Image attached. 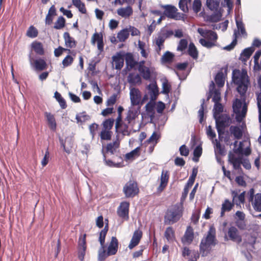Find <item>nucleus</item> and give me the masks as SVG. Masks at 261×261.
Wrapping results in <instances>:
<instances>
[{
    "instance_id": "5fc2aeb1",
    "label": "nucleus",
    "mask_w": 261,
    "mask_h": 261,
    "mask_svg": "<svg viewBox=\"0 0 261 261\" xmlns=\"http://www.w3.org/2000/svg\"><path fill=\"white\" fill-rule=\"evenodd\" d=\"M114 120L112 119H109L103 122V129L111 130L114 124Z\"/></svg>"
},
{
    "instance_id": "a18cd8bd",
    "label": "nucleus",
    "mask_w": 261,
    "mask_h": 261,
    "mask_svg": "<svg viewBox=\"0 0 261 261\" xmlns=\"http://www.w3.org/2000/svg\"><path fill=\"white\" fill-rule=\"evenodd\" d=\"M156 99L150 98V101L146 105V111L148 113H153L152 114H155L154 112L155 106V100Z\"/></svg>"
},
{
    "instance_id": "4be33fe9",
    "label": "nucleus",
    "mask_w": 261,
    "mask_h": 261,
    "mask_svg": "<svg viewBox=\"0 0 261 261\" xmlns=\"http://www.w3.org/2000/svg\"><path fill=\"white\" fill-rule=\"evenodd\" d=\"M142 236V232L140 230H136L134 232L130 242L128 245L129 249H133L139 243Z\"/></svg>"
},
{
    "instance_id": "423d86ee",
    "label": "nucleus",
    "mask_w": 261,
    "mask_h": 261,
    "mask_svg": "<svg viewBox=\"0 0 261 261\" xmlns=\"http://www.w3.org/2000/svg\"><path fill=\"white\" fill-rule=\"evenodd\" d=\"M246 97L243 100L236 98L232 104L233 112L234 114H246L248 110L247 103L246 102Z\"/></svg>"
},
{
    "instance_id": "4468645a",
    "label": "nucleus",
    "mask_w": 261,
    "mask_h": 261,
    "mask_svg": "<svg viewBox=\"0 0 261 261\" xmlns=\"http://www.w3.org/2000/svg\"><path fill=\"white\" fill-rule=\"evenodd\" d=\"M129 94L132 106L138 105L141 98L140 90L137 88H132L130 90Z\"/></svg>"
},
{
    "instance_id": "a211bd4d",
    "label": "nucleus",
    "mask_w": 261,
    "mask_h": 261,
    "mask_svg": "<svg viewBox=\"0 0 261 261\" xmlns=\"http://www.w3.org/2000/svg\"><path fill=\"white\" fill-rule=\"evenodd\" d=\"M242 160V158L237 157L233 153H230L228 154V161L232 165L233 169L236 170H239L241 169V165Z\"/></svg>"
},
{
    "instance_id": "f3484780",
    "label": "nucleus",
    "mask_w": 261,
    "mask_h": 261,
    "mask_svg": "<svg viewBox=\"0 0 261 261\" xmlns=\"http://www.w3.org/2000/svg\"><path fill=\"white\" fill-rule=\"evenodd\" d=\"M227 234L229 239L238 243L242 242V237L239 234L238 230L234 226H231L228 228Z\"/></svg>"
},
{
    "instance_id": "20e7f679",
    "label": "nucleus",
    "mask_w": 261,
    "mask_h": 261,
    "mask_svg": "<svg viewBox=\"0 0 261 261\" xmlns=\"http://www.w3.org/2000/svg\"><path fill=\"white\" fill-rule=\"evenodd\" d=\"M247 198L255 211L261 212V193L254 195V190L251 188L247 193Z\"/></svg>"
},
{
    "instance_id": "9b49d317",
    "label": "nucleus",
    "mask_w": 261,
    "mask_h": 261,
    "mask_svg": "<svg viewBox=\"0 0 261 261\" xmlns=\"http://www.w3.org/2000/svg\"><path fill=\"white\" fill-rule=\"evenodd\" d=\"M123 191L126 197H133L138 193L139 189L136 182L129 181L124 186Z\"/></svg>"
},
{
    "instance_id": "b1692460",
    "label": "nucleus",
    "mask_w": 261,
    "mask_h": 261,
    "mask_svg": "<svg viewBox=\"0 0 261 261\" xmlns=\"http://www.w3.org/2000/svg\"><path fill=\"white\" fill-rule=\"evenodd\" d=\"M194 238L193 230L191 226H188L182 239L184 243L190 244L192 243Z\"/></svg>"
},
{
    "instance_id": "c9c22d12",
    "label": "nucleus",
    "mask_w": 261,
    "mask_h": 261,
    "mask_svg": "<svg viewBox=\"0 0 261 261\" xmlns=\"http://www.w3.org/2000/svg\"><path fill=\"white\" fill-rule=\"evenodd\" d=\"M188 53L194 59H197L198 56V51L193 42H190L189 45Z\"/></svg>"
},
{
    "instance_id": "c756f323",
    "label": "nucleus",
    "mask_w": 261,
    "mask_h": 261,
    "mask_svg": "<svg viewBox=\"0 0 261 261\" xmlns=\"http://www.w3.org/2000/svg\"><path fill=\"white\" fill-rule=\"evenodd\" d=\"M65 45L69 48H72L76 46V41L74 38L70 37L69 33L65 32L63 34Z\"/></svg>"
},
{
    "instance_id": "69168bd1",
    "label": "nucleus",
    "mask_w": 261,
    "mask_h": 261,
    "mask_svg": "<svg viewBox=\"0 0 261 261\" xmlns=\"http://www.w3.org/2000/svg\"><path fill=\"white\" fill-rule=\"evenodd\" d=\"M165 40V39L161 35H160L156 40V44L158 45V51H159L161 49V47L163 46V43Z\"/></svg>"
},
{
    "instance_id": "72a5a7b5",
    "label": "nucleus",
    "mask_w": 261,
    "mask_h": 261,
    "mask_svg": "<svg viewBox=\"0 0 261 261\" xmlns=\"http://www.w3.org/2000/svg\"><path fill=\"white\" fill-rule=\"evenodd\" d=\"M220 0H206V5L211 11H217L219 10Z\"/></svg>"
},
{
    "instance_id": "58836bf2",
    "label": "nucleus",
    "mask_w": 261,
    "mask_h": 261,
    "mask_svg": "<svg viewBox=\"0 0 261 261\" xmlns=\"http://www.w3.org/2000/svg\"><path fill=\"white\" fill-rule=\"evenodd\" d=\"M213 142L215 144L214 148H215V152L216 155L217 154H219L220 155H224L225 154V149L224 147H223L220 142L218 141L217 139H215V141H213Z\"/></svg>"
},
{
    "instance_id": "37998d69",
    "label": "nucleus",
    "mask_w": 261,
    "mask_h": 261,
    "mask_svg": "<svg viewBox=\"0 0 261 261\" xmlns=\"http://www.w3.org/2000/svg\"><path fill=\"white\" fill-rule=\"evenodd\" d=\"M233 36L234 37V39H233L231 43L224 47L223 49L227 51H230L234 48V46L236 45L237 43L238 32L236 31V30L234 31Z\"/></svg>"
},
{
    "instance_id": "aec40b11",
    "label": "nucleus",
    "mask_w": 261,
    "mask_h": 261,
    "mask_svg": "<svg viewBox=\"0 0 261 261\" xmlns=\"http://www.w3.org/2000/svg\"><path fill=\"white\" fill-rule=\"evenodd\" d=\"M150 119V122L153 123L155 125H158L159 127L163 126L165 123L167 118L166 115H148Z\"/></svg>"
},
{
    "instance_id": "6ab92c4d",
    "label": "nucleus",
    "mask_w": 261,
    "mask_h": 261,
    "mask_svg": "<svg viewBox=\"0 0 261 261\" xmlns=\"http://www.w3.org/2000/svg\"><path fill=\"white\" fill-rule=\"evenodd\" d=\"M165 9L164 14L167 17L174 19L175 20L180 19V18H177L176 15V11H177V8L172 5H166L164 6Z\"/></svg>"
},
{
    "instance_id": "79ce46f5",
    "label": "nucleus",
    "mask_w": 261,
    "mask_h": 261,
    "mask_svg": "<svg viewBox=\"0 0 261 261\" xmlns=\"http://www.w3.org/2000/svg\"><path fill=\"white\" fill-rule=\"evenodd\" d=\"M230 130L236 139H239L242 137L243 131L239 127L231 126L230 128Z\"/></svg>"
},
{
    "instance_id": "4d7b16f0",
    "label": "nucleus",
    "mask_w": 261,
    "mask_h": 261,
    "mask_svg": "<svg viewBox=\"0 0 261 261\" xmlns=\"http://www.w3.org/2000/svg\"><path fill=\"white\" fill-rule=\"evenodd\" d=\"M213 111V114H220V113L223 111V107L220 102L215 103Z\"/></svg>"
},
{
    "instance_id": "dca6fc26",
    "label": "nucleus",
    "mask_w": 261,
    "mask_h": 261,
    "mask_svg": "<svg viewBox=\"0 0 261 261\" xmlns=\"http://www.w3.org/2000/svg\"><path fill=\"white\" fill-rule=\"evenodd\" d=\"M169 178V172L167 170H163L161 175V182L157 189L158 192L161 193L167 186Z\"/></svg>"
},
{
    "instance_id": "0eeeda50",
    "label": "nucleus",
    "mask_w": 261,
    "mask_h": 261,
    "mask_svg": "<svg viewBox=\"0 0 261 261\" xmlns=\"http://www.w3.org/2000/svg\"><path fill=\"white\" fill-rule=\"evenodd\" d=\"M110 156L107 155L106 153H103V160L106 166L114 168H120L123 166V161L120 155L113 156L112 159L109 158Z\"/></svg>"
},
{
    "instance_id": "6e6d98bb",
    "label": "nucleus",
    "mask_w": 261,
    "mask_h": 261,
    "mask_svg": "<svg viewBox=\"0 0 261 261\" xmlns=\"http://www.w3.org/2000/svg\"><path fill=\"white\" fill-rule=\"evenodd\" d=\"M199 43L201 44V45L206 47L207 48H211L215 46L214 43L210 41L206 40L203 38H201L199 40Z\"/></svg>"
},
{
    "instance_id": "338daca9",
    "label": "nucleus",
    "mask_w": 261,
    "mask_h": 261,
    "mask_svg": "<svg viewBox=\"0 0 261 261\" xmlns=\"http://www.w3.org/2000/svg\"><path fill=\"white\" fill-rule=\"evenodd\" d=\"M199 255L198 252L193 250L187 257L190 261H196L199 258Z\"/></svg>"
},
{
    "instance_id": "de8ad7c7",
    "label": "nucleus",
    "mask_w": 261,
    "mask_h": 261,
    "mask_svg": "<svg viewBox=\"0 0 261 261\" xmlns=\"http://www.w3.org/2000/svg\"><path fill=\"white\" fill-rule=\"evenodd\" d=\"M38 31L33 25H31L28 29L26 35L31 38H34L38 36Z\"/></svg>"
},
{
    "instance_id": "473e14b6",
    "label": "nucleus",
    "mask_w": 261,
    "mask_h": 261,
    "mask_svg": "<svg viewBox=\"0 0 261 261\" xmlns=\"http://www.w3.org/2000/svg\"><path fill=\"white\" fill-rule=\"evenodd\" d=\"M254 51V48L253 46L245 48L241 54L240 60L242 61H246L250 57Z\"/></svg>"
},
{
    "instance_id": "0e129e2a",
    "label": "nucleus",
    "mask_w": 261,
    "mask_h": 261,
    "mask_svg": "<svg viewBox=\"0 0 261 261\" xmlns=\"http://www.w3.org/2000/svg\"><path fill=\"white\" fill-rule=\"evenodd\" d=\"M188 45V41L185 39H182L179 41L177 49L179 51L184 50Z\"/></svg>"
},
{
    "instance_id": "393cba45",
    "label": "nucleus",
    "mask_w": 261,
    "mask_h": 261,
    "mask_svg": "<svg viewBox=\"0 0 261 261\" xmlns=\"http://www.w3.org/2000/svg\"><path fill=\"white\" fill-rule=\"evenodd\" d=\"M222 14L220 11H214L211 15H207L205 20L210 22H217L221 20Z\"/></svg>"
},
{
    "instance_id": "f257e3e1",
    "label": "nucleus",
    "mask_w": 261,
    "mask_h": 261,
    "mask_svg": "<svg viewBox=\"0 0 261 261\" xmlns=\"http://www.w3.org/2000/svg\"><path fill=\"white\" fill-rule=\"evenodd\" d=\"M232 81L235 85L238 86L237 91L241 95V98L244 100L246 98V93L250 84L247 71L245 69H242L241 72L239 69H234L232 73Z\"/></svg>"
},
{
    "instance_id": "5701e85b",
    "label": "nucleus",
    "mask_w": 261,
    "mask_h": 261,
    "mask_svg": "<svg viewBox=\"0 0 261 261\" xmlns=\"http://www.w3.org/2000/svg\"><path fill=\"white\" fill-rule=\"evenodd\" d=\"M118 247V240L116 237H113L108 248V255H112L115 254L117 251Z\"/></svg>"
},
{
    "instance_id": "7ed1b4c3",
    "label": "nucleus",
    "mask_w": 261,
    "mask_h": 261,
    "mask_svg": "<svg viewBox=\"0 0 261 261\" xmlns=\"http://www.w3.org/2000/svg\"><path fill=\"white\" fill-rule=\"evenodd\" d=\"M183 206L181 203L176 204L167 211L164 221L167 224H172L177 222L182 216Z\"/></svg>"
},
{
    "instance_id": "09e8293b",
    "label": "nucleus",
    "mask_w": 261,
    "mask_h": 261,
    "mask_svg": "<svg viewBox=\"0 0 261 261\" xmlns=\"http://www.w3.org/2000/svg\"><path fill=\"white\" fill-rule=\"evenodd\" d=\"M174 57V54L169 51H167L162 56V60L164 63H169L172 62Z\"/></svg>"
},
{
    "instance_id": "774afa93",
    "label": "nucleus",
    "mask_w": 261,
    "mask_h": 261,
    "mask_svg": "<svg viewBox=\"0 0 261 261\" xmlns=\"http://www.w3.org/2000/svg\"><path fill=\"white\" fill-rule=\"evenodd\" d=\"M73 60V58L68 55L63 59L62 64L64 67H67L72 63Z\"/></svg>"
},
{
    "instance_id": "13d9d810",
    "label": "nucleus",
    "mask_w": 261,
    "mask_h": 261,
    "mask_svg": "<svg viewBox=\"0 0 261 261\" xmlns=\"http://www.w3.org/2000/svg\"><path fill=\"white\" fill-rule=\"evenodd\" d=\"M194 158L193 161L195 162H197L198 161V158L201 156L202 154V148L200 146H197L195 149L194 150Z\"/></svg>"
},
{
    "instance_id": "864d4df0",
    "label": "nucleus",
    "mask_w": 261,
    "mask_h": 261,
    "mask_svg": "<svg viewBox=\"0 0 261 261\" xmlns=\"http://www.w3.org/2000/svg\"><path fill=\"white\" fill-rule=\"evenodd\" d=\"M112 132L110 130L102 129L100 133V138L102 140H110L111 138Z\"/></svg>"
},
{
    "instance_id": "e433bc0d",
    "label": "nucleus",
    "mask_w": 261,
    "mask_h": 261,
    "mask_svg": "<svg viewBox=\"0 0 261 261\" xmlns=\"http://www.w3.org/2000/svg\"><path fill=\"white\" fill-rule=\"evenodd\" d=\"M215 81L219 87L224 86L225 83V77L222 71H219L215 76Z\"/></svg>"
},
{
    "instance_id": "cd10ccee",
    "label": "nucleus",
    "mask_w": 261,
    "mask_h": 261,
    "mask_svg": "<svg viewBox=\"0 0 261 261\" xmlns=\"http://www.w3.org/2000/svg\"><path fill=\"white\" fill-rule=\"evenodd\" d=\"M138 70L141 74L143 78L146 80H149L151 76L150 69L144 65H139Z\"/></svg>"
},
{
    "instance_id": "e2e57ef3",
    "label": "nucleus",
    "mask_w": 261,
    "mask_h": 261,
    "mask_svg": "<svg viewBox=\"0 0 261 261\" xmlns=\"http://www.w3.org/2000/svg\"><path fill=\"white\" fill-rule=\"evenodd\" d=\"M187 4V0H179L178 3L179 8L185 13L188 12L189 10Z\"/></svg>"
},
{
    "instance_id": "c85d7f7f",
    "label": "nucleus",
    "mask_w": 261,
    "mask_h": 261,
    "mask_svg": "<svg viewBox=\"0 0 261 261\" xmlns=\"http://www.w3.org/2000/svg\"><path fill=\"white\" fill-rule=\"evenodd\" d=\"M124 58L125 60L126 68H128L129 67L128 70L132 69L137 64V62L134 60L132 54L130 53H125Z\"/></svg>"
},
{
    "instance_id": "3c124183",
    "label": "nucleus",
    "mask_w": 261,
    "mask_h": 261,
    "mask_svg": "<svg viewBox=\"0 0 261 261\" xmlns=\"http://www.w3.org/2000/svg\"><path fill=\"white\" fill-rule=\"evenodd\" d=\"M108 256V251L105 250V246H101L98 251V259L99 261H103Z\"/></svg>"
},
{
    "instance_id": "bb28decb",
    "label": "nucleus",
    "mask_w": 261,
    "mask_h": 261,
    "mask_svg": "<svg viewBox=\"0 0 261 261\" xmlns=\"http://www.w3.org/2000/svg\"><path fill=\"white\" fill-rule=\"evenodd\" d=\"M127 81L131 86H135L137 84H141L142 80L139 74L130 73L127 76Z\"/></svg>"
},
{
    "instance_id": "ddd939ff",
    "label": "nucleus",
    "mask_w": 261,
    "mask_h": 261,
    "mask_svg": "<svg viewBox=\"0 0 261 261\" xmlns=\"http://www.w3.org/2000/svg\"><path fill=\"white\" fill-rule=\"evenodd\" d=\"M129 202L126 201L122 202L117 211L118 215L124 220H127L129 218Z\"/></svg>"
},
{
    "instance_id": "bf43d9fd",
    "label": "nucleus",
    "mask_w": 261,
    "mask_h": 261,
    "mask_svg": "<svg viewBox=\"0 0 261 261\" xmlns=\"http://www.w3.org/2000/svg\"><path fill=\"white\" fill-rule=\"evenodd\" d=\"M170 89L171 85L168 83V81L166 80V81L163 82L162 84V91L161 93L168 95Z\"/></svg>"
},
{
    "instance_id": "a19ab883",
    "label": "nucleus",
    "mask_w": 261,
    "mask_h": 261,
    "mask_svg": "<svg viewBox=\"0 0 261 261\" xmlns=\"http://www.w3.org/2000/svg\"><path fill=\"white\" fill-rule=\"evenodd\" d=\"M48 125L50 129L53 131L56 130L57 123L54 115H46Z\"/></svg>"
},
{
    "instance_id": "603ef678",
    "label": "nucleus",
    "mask_w": 261,
    "mask_h": 261,
    "mask_svg": "<svg viewBox=\"0 0 261 261\" xmlns=\"http://www.w3.org/2000/svg\"><path fill=\"white\" fill-rule=\"evenodd\" d=\"M198 173V169L197 168H193L192 169V173L191 176H190L188 182L187 183L188 186H192L193 185L195 178L197 176Z\"/></svg>"
},
{
    "instance_id": "f8f14e48",
    "label": "nucleus",
    "mask_w": 261,
    "mask_h": 261,
    "mask_svg": "<svg viewBox=\"0 0 261 261\" xmlns=\"http://www.w3.org/2000/svg\"><path fill=\"white\" fill-rule=\"evenodd\" d=\"M238 141H236L234 143V152L236 153L245 154L248 155L250 154L251 150L249 148V143L247 140L240 142L239 145L237 147Z\"/></svg>"
},
{
    "instance_id": "2eb2a0df",
    "label": "nucleus",
    "mask_w": 261,
    "mask_h": 261,
    "mask_svg": "<svg viewBox=\"0 0 261 261\" xmlns=\"http://www.w3.org/2000/svg\"><path fill=\"white\" fill-rule=\"evenodd\" d=\"M125 53L120 51L112 57L113 61L115 63V69L120 70L122 68L124 64Z\"/></svg>"
},
{
    "instance_id": "9d476101",
    "label": "nucleus",
    "mask_w": 261,
    "mask_h": 261,
    "mask_svg": "<svg viewBox=\"0 0 261 261\" xmlns=\"http://www.w3.org/2000/svg\"><path fill=\"white\" fill-rule=\"evenodd\" d=\"M32 54V50H31L28 56L29 59L30 64L33 65L35 70L41 71L46 69L47 65L45 60L41 58L34 60Z\"/></svg>"
},
{
    "instance_id": "7c9ffc66",
    "label": "nucleus",
    "mask_w": 261,
    "mask_h": 261,
    "mask_svg": "<svg viewBox=\"0 0 261 261\" xmlns=\"http://www.w3.org/2000/svg\"><path fill=\"white\" fill-rule=\"evenodd\" d=\"M31 47L37 55L42 56L44 54V50L42 44L38 41H34L31 44Z\"/></svg>"
},
{
    "instance_id": "c03bdc74",
    "label": "nucleus",
    "mask_w": 261,
    "mask_h": 261,
    "mask_svg": "<svg viewBox=\"0 0 261 261\" xmlns=\"http://www.w3.org/2000/svg\"><path fill=\"white\" fill-rule=\"evenodd\" d=\"M108 230V224H107L105 228L101 230L99 233V241L100 244V246H105V238L107 234V233Z\"/></svg>"
},
{
    "instance_id": "39448f33",
    "label": "nucleus",
    "mask_w": 261,
    "mask_h": 261,
    "mask_svg": "<svg viewBox=\"0 0 261 261\" xmlns=\"http://www.w3.org/2000/svg\"><path fill=\"white\" fill-rule=\"evenodd\" d=\"M122 115H118L116 119L115 127L118 129L124 127V129H127L129 126L133 127L135 123V119L138 115H127L124 121H122Z\"/></svg>"
},
{
    "instance_id": "8fccbe9b",
    "label": "nucleus",
    "mask_w": 261,
    "mask_h": 261,
    "mask_svg": "<svg viewBox=\"0 0 261 261\" xmlns=\"http://www.w3.org/2000/svg\"><path fill=\"white\" fill-rule=\"evenodd\" d=\"M140 147H138L125 155L126 160H130L133 159L135 156H138L139 154Z\"/></svg>"
},
{
    "instance_id": "a878e982",
    "label": "nucleus",
    "mask_w": 261,
    "mask_h": 261,
    "mask_svg": "<svg viewBox=\"0 0 261 261\" xmlns=\"http://www.w3.org/2000/svg\"><path fill=\"white\" fill-rule=\"evenodd\" d=\"M147 89L149 91L150 98L156 99L159 94V88L158 87L156 83L154 81L152 83L149 84L147 87Z\"/></svg>"
},
{
    "instance_id": "ea45409f",
    "label": "nucleus",
    "mask_w": 261,
    "mask_h": 261,
    "mask_svg": "<svg viewBox=\"0 0 261 261\" xmlns=\"http://www.w3.org/2000/svg\"><path fill=\"white\" fill-rule=\"evenodd\" d=\"M54 97L60 104L61 108L63 109L66 108L67 105L66 101L64 98L62 96L61 94L57 91H56L54 94Z\"/></svg>"
},
{
    "instance_id": "f704fd0d",
    "label": "nucleus",
    "mask_w": 261,
    "mask_h": 261,
    "mask_svg": "<svg viewBox=\"0 0 261 261\" xmlns=\"http://www.w3.org/2000/svg\"><path fill=\"white\" fill-rule=\"evenodd\" d=\"M164 236L169 242H173L175 240L174 231L171 227L166 228Z\"/></svg>"
},
{
    "instance_id": "2f4dec72",
    "label": "nucleus",
    "mask_w": 261,
    "mask_h": 261,
    "mask_svg": "<svg viewBox=\"0 0 261 261\" xmlns=\"http://www.w3.org/2000/svg\"><path fill=\"white\" fill-rule=\"evenodd\" d=\"M118 15L122 17H127L130 16L133 13V9L130 6H127L126 8H120L117 11Z\"/></svg>"
},
{
    "instance_id": "6e6552de",
    "label": "nucleus",
    "mask_w": 261,
    "mask_h": 261,
    "mask_svg": "<svg viewBox=\"0 0 261 261\" xmlns=\"http://www.w3.org/2000/svg\"><path fill=\"white\" fill-rule=\"evenodd\" d=\"M119 146L120 141L119 139L117 138L115 140L113 141V142L108 143L106 147L103 146L101 150L102 155H103V153H106L107 155L116 156V155H119L118 149Z\"/></svg>"
},
{
    "instance_id": "f03ea898",
    "label": "nucleus",
    "mask_w": 261,
    "mask_h": 261,
    "mask_svg": "<svg viewBox=\"0 0 261 261\" xmlns=\"http://www.w3.org/2000/svg\"><path fill=\"white\" fill-rule=\"evenodd\" d=\"M216 229L214 226H211L207 235L201 241L200 250L202 256L207 255L211 249V246L216 244Z\"/></svg>"
},
{
    "instance_id": "412c9836",
    "label": "nucleus",
    "mask_w": 261,
    "mask_h": 261,
    "mask_svg": "<svg viewBox=\"0 0 261 261\" xmlns=\"http://www.w3.org/2000/svg\"><path fill=\"white\" fill-rule=\"evenodd\" d=\"M60 143L62 147L63 148L64 151L69 154L71 151V148L73 145V142L71 137H67L65 140L59 138Z\"/></svg>"
},
{
    "instance_id": "1a4fd4ad",
    "label": "nucleus",
    "mask_w": 261,
    "mask_h": 261,
    "mask_svg": "<svg viewBox=\"0 0 261 261\" xmlns=\"http://www.w3.org/2000/svg\"><path fill=\"white\" fill-rule=\"evenodd\" d=\"M216 121V125L219 134L228 126L231 123L230 115H213Z\"/></svg>"
},
{
    "instance_id": "49530a36",
    "label": "nucleus",
    "mask_w": 261,
    "mask_h": 261,
    "mask_svg": "<svg viewBox=\"0 0 261 261\" xmlns=\"http://www.w3.org/2000/svg\"><path fill=\"white\" fill-rule=\"evenodd\" d=\"M65 22L66 20L64 17L62 16H60L55 22L54 28L57 30L61 29L65 27Z\"/></svg>"
},
{
    "instance_id": "680f3d73",
    "label": "nucleus",
    "mask_w": 261,
    "mask_h": 261,
    "mask_svg": "<svg viewBox=\"0 0 261 261\" xmlns=\"http://www.w3.org/2000/svg\"><path fill=\"white\" fill-rule=\"evenodd\" d=\"M201 6L200 0H194L192 6L194 12L196 13L199 12L201 10Z\"/></svg>"
},
{
    "instance_id": "4c0bfd02",
    "label": "nucleus",
    "mask_w": 261,
    "mask_h": 261,
    "mask_svg": "<svg viewBox=\"0 0 261 261\" xmlns=\"http://www.w3.org/2000/svg\"><path fill=\"white\" fill-rule=\"evenodd\" d=\"M129 35V31L128 29H124L121 30L117 34V38L120 42L125 41Z\"/></svg>"
},
{
    "instance_id": "052dcab7",
    "label": "nucleus",
    "mask_w": 261,
    "mask_h": 261,
    "mask_svg": "<svg viewBox=\"0 0 261 261\" xmlns=\"http://www.w3.org/2000/svg\"><path fill=\"white\" fill-rule=\"evenodd\" d=\"M233 204L229 201L228 199H225L222 204V209L229 212L232 208Z\"/></svg>"
}]
</instances>
